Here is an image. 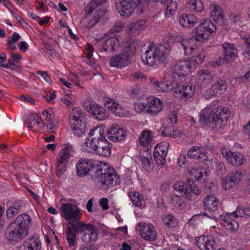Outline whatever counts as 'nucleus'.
I'll list each match as a JSON object with an SVG mask.
<instances>
[{
	"instance_id": "f257e3e1",
	"label": "nucleus",
	"mask_w": 250,
	"mask_h": 250,
	"mask_svg": "<svg viewBox=\"0 0 250 250\" xmlns=\"http://www.w3.org/2000/svg\"><path fill=\"white\" fill-rule=\"evenodd\" d=\"M190 67L191 63L188 61L180 62L170 67V76L173 79L172 94L175 98L187 99L194 93L195 85L186 78V73Z\"/></svg>"
},
{
	"instance_id": "f03ea898",
	"label": "nucleus",
	"mask_w": 250,
	"mask_h": 250,
	"mask_svg": "<svg viewBox=\"0 0 250 250\" xmlns=\"http://www.w3.org/2000/svg\"><path fill=\"white\" fill-rule=\"evenodd\" d=\"M32 225L31 216L27 213H21L7 226L5 237L12 244L19 243L29 235V229Z\"/></svg>"
},
{
	"instance_id": "7ed1b4c3",
	"label": "nucleus",
	"mask_w": 250,
	"mask_h": 250,
	"mask_svg": "<svg viewBox=\"0 0 250 250\" xmlns=\"http://www.w3.org/2000/svg\"><path fill=\"white\" fill-rule=\"evenodd\" d=\"M229 116V110L227 107L206 108L200 115L199 121L203 125L209 124L214 131H217L226 125Z\"/></svg>"
},
{
	"instance_id": "20e7f679",
	"label": "nucleus",
	"mask_w": 250,
	"mask_h": 250,
	"mask_svg": "<svg viewBox=\"0 0 250 250\" xmlns=\"http://www.w3.org/2000/svg\"><path fill=\"white\" fill-rule=\"evenodd\" d=\"M98 233L99 230L95 226L82 222L79 223L73 230L65 232V235L69 246L71 247L76 245L77 233L81 234L82 240L87 243L97 241Z\"/></svg>"
},
{
	"instance_id": "39448f33",
	"label": "nucleus",
	"mask_w": 250,
	"mask_h": 250,
	"mask_svg": "<svg viewBox=\"0 0 250 250\" xmlns=\"http://www.w3.org/2000/svg\"><path fill=\"white\" fill-rule=\"evenodd\" d=\"M95 169L94 173L92 175V180L94 182L107 187L111 186L114 183L115 185L120 183L119 176L114 168L109 167L107 165H98Z\"/></svg>"
},
{
	"instance_id": "423d86ee",
	"label": "nucleus",
	"mask_w": 250,
	"mask_h": 250,
	"mask_svg": "<svg viewBox=\"0 0 250 250\" xmlns=\"http://www.w3.org/2000/svg\"><path fill=\"white\" fill-rule=\"evenodd\" d=\"M167 56V50L164 45H157L151 42L141 57L144 62L153 66L156 60L162 64L166 63Z\"/></svg>"
},
{
	"instance_id": "0eeeda50",
	"label": "nucleus",
	"mask_w": 250,
	"mask_h": 250,
	"mask_svg": "<svg viewBox=\"0 0 250 250\" xmlns=\"http://www.w3.org/2000/svg\"><path fill=\"white\" fill-rule=\"evenodd\" d=\"M61 209L62 216L68 221L65 232L73 230L79 223L82 222L80 221L82 213L75 205L70 203L62 204Z\"/></svg>"
},
{
	"instance_id": "6e6552de",
	"label": "nucleus",
	"mask_w": 250,
	"mask_h": 250,
	"mask_svg": "<svg viewBox=\"0 0 250 250\" xmlns=\"http://www.w3.org/2000/svg\"><path fill=\"white\" fill-rule=\"evenodd\" d=\"M216 31V25L210 20L206 19L193 29L192 34L194 40L203 42L214 34Z\"/></svg>"
},
{
	"instance_id": "1a4fd4ad",
	"label": "nucleus",
	"mask_w": 250,
	"mask_h": 250,
	"mask_svg": "<svg viewBox=\"0 0 250 250\" xmlns=\"http://www.w3.org/2000/svg\"><path fill=\"white\" fill-rule=\"evenodd\" d=\"M98 166L94 161L89 159H80L76 165L77 175L79 177L88 175L92 180V175L94 173L95 167Z\"/></svg>"
},
{
	"instance_id": "9d476101",
	"label": "nucleus",
	"mask_w": 250,
	"mask_h": 250,
	"mask_svg": "<svg viewBox=\"0 0 250 250\" xmlns=\"http://www.w3.org/2000/svg\"><path fill=\"white\" fill-rule=\"evenodd\" d=\"M222 47L224 54L214 62L217 65H221L226 62L233 61L237 57V50L234 44L225 43L222 44Z\"/></svg>"
},
{
	"instance_id": "9b49d317",
	"label": "nucleus",
	"mask_w": 250,
	"mask_h": 250,
	"mask_svg": "<svg viewBox=\"0 0 250 250\" xmlns=\"http://www.w3.org/2000/svg\"><path fill=\"white\" fill-rule=\"evenodd\" d=\"M83 106L98 120H104L107 118L104 108L95 103L86 100L83 102Z\"/></svg>"
},
{
	"instance_id": "f8f14e48",
	"label": "nucleus",
	"mask_w": 250,
	"mask_h": 250,
	"mask_svg": "<svg viewBox=\"0 0 250 250\" xmlns=\"http://www.w3.org/2000/svg\"><path fill=\"white\" fill-rule=\"evenodd\" d=\"M120 14L126 18L130 17L134 9L141 3L145 4L144 0H119Z\"/></svg>"
},
{
	"instance_id": "ddd939ff",
	"label": "nucleus",
	"mask_w": 250,
	"mask_h": 250,
	"mask_svg": "<svg viewBox=\"0 0 250 250\" xmlns=\"http://www.w3.org/2000/svg\"><path fill=\"white\" fill-rule=\"evenodd\" d=\"M169 143L167 142L157 144L153 152V158L156 164L163 166L166 163V156L167 154Z\"/></svg>"
},
{
	"instance_id": "4468645a",
	"label": "nucleus",
	"mask_w": 250,
	"mask_h": 250,
	"mask_svg": "<svg viewBox=\"0 0 250 250\" xmlns=\"http://www.w3.org/2000/svg\"><path fill=\"white\" fill-rule=\"evenodd\" d=\"M88 147L92 149L94 153L108 157L111 155L112 145L105 139L95 144L88 145Z\"/></svg>"
},
{
	"instance_id": "2eb2a0df",
	"label": "nucleus",
	"mask_w": 250,
	"mask_h": 250,
	"mask_svg": "<svg viewBox=\"0 0 250 250\" xmlns=\"http://www.w3.org/2000/svg\"><path fill=\"white\" fill-rule=\"evenodd\" d=\"M136 229L145 240L153 241L156 239L157 233L153 226L150 224L140 223L137 226Z\"/></svg>"
},
{
	"instance_id": "dca6fc26",
	"label": "nucleus",
	"mask_w": 250,
	"mask_h": 250,
	"mask_svg": "<svg viewBox=\"0 0 250 250\" xmlns=\"http://www.w3.org/2000/svg\"><path fill=\"white\" fill-rule=\"evenodd\" d=\"M107 10L105 9H100L95 12L91 18L85 17L81 21V23L85 27L91 28L94 27L98 22H104L106 19V14Z\"/></svg>"
},
{
	"instance_id": "f3484780",
	"label": "nucleus",
	"mask_w": 250,
	"mask_h": 250,
	"mask_svg": "<svg viewBox=\"0 0 250 250\" xmlns=\"http://www.w3.org/2000/svg\"><path fill=\"white\" fill-rule=\"evenodd\" d=\"M95 45L101 52L112 53L119 45V41L116 37H111L104 42L99 39L96 40Z\"/></svg>"
},
{
	"instance_id": "a211bd4d",
	"label": "nucleus",
	"mask_w": 250,
	"mask_h": 250,
	"mask_svg": "<svg viewBox=\"0 0 250 250\" xmlns=\"http://www.w3.org/2000/svg\"><path fill=\"white\" fill-rule=\"evenodd\" d=\"M221 153L227 162L233 166H241L246 162V159L242 154L237 152H233L226 148L221 149Z\"/></svg>"
},
{
	"instance_id": "6ab92c4d",
	"label": "nucleus",
	"mask_w": 250,
	"mask_h": 250,
	"mask_svg": "<svg viewBox=\"0 0 250 250\" xmlns=\"http://www.w3.org/2000/svg\"><path fill=\"white\" fill-rule=\"evenodd\" d=\"M42 247L40 238L37 236H33L17 246V250H41Z\"/></svg>"
},
{
	"instance_id": "aec40b11",
	"label": "nucleus",
	"mask_w": 250,
	"mask_h": 250,
	"mask_svg": "<svg viewBox=\"0 0 250 250\" xmlns=\"http://www.w3.org/2000/svg\"><path fill=\"white\" fill-rule=\"evenodd\" d=\"M196 245L200 250H215L217 248L215 239L211 235L198 237L196 240Z\"/></svg>"
},
{
	"instance_id": "412c9836",
	"label": "nucleus",
	"mask_w": 250,
	"mask_h": 250,
	"mask_svg": "<svg viewBox=\"0 0 250 250\" xmlns=\"http://www.w3.org/2000/svg\"><path fill=\"white\" fill-rule=\"evenodd\" d=\"M88 135L91 139H86L85 144L87 146H88V145L95 144L97 142L105 139L104 128L102 126H97L91 129L89 132Z\"/></svg>"
},
{
	"instance_id": "4be33fe9",
	"label": "nucleus",
	"mask_w": 250,
	"mask_h": 250,
	"mask_svg": "<svg viewBox=\"0 0 250 250\" xmlns=\"http://www.w3.org/2000/svg\"><path fill=\"white\" fill-rule=\"evenodd\" d=\"M108 139L112 141L123 140L126 132L117 125H112L107 131Z\"/></svg>"
},
{
	"instance_id": "5701e85b",
	"label": "nucleus",
	"mask_w": 250,
	"mask_h": 250,
	"mask_svg": "<svg viewBox=\"0 0 250 250\" xmlns=\"http://www.w3.org/2000/svg\"><path fill=\"white\" fill-rule=\"evenodd\" d=\"M194 40L193 37L189 39H184L181 36L176 37L178 45L183 47L185 55H191L193 53L195 49V45H192Z\"/></svg>"
},
{
	"instance_id": "b1692460",
	"label": "nucleus",
	"mask_w": 250,
	"mask_h": 250,
	"mask_svg": "<svg viewBox=\"0 0 250 250\" xmlns=\"http://www.w3.org/2000/svg\"><path fill=\"white\" fill-rule=\"evenodd\" d=\"M214 80V77L208 69H202L198 71L196 81L201 87H205Z\"/></svg>"
},
{
	"instance_id": "393cba45",
	"label": "nucleus",
	"mask_w": 250,
	"mask_h": 250,
	"mask_svg": "<svg viewBox=\"0 0 250 250\" xmlns=\"http://www.w3.org/2000/svg\"><path fill=\"white\" fill-rule=\"evenodd\" d=\"M147 104L148 113L152 116L157 115L163 107V102L159 99L154 97L148 100Z\"/></svg>"
},
{
	"instance_id": "a878e982",
	"label": "nucleus",
	"mask_w": 250,
	"mask_h": 250,
	"mask_svg": "<svg viewBox=\"0 0 250 250\" xmlns=\"http://www.w3.org/2000/svg\"><path fill=\"white\" fill-rule=\"evenodd\" d=\"M129 56L124 53L115 55L110 60V64L111 66L121 68L128 65L130 63Z\"/></svg>"
},
{
	"instance_id": "bb28decb",
	"label": "nucleus",
	"mask_w": 250,
	"mask_h": 250,
	"mask_svg": "<svg viewBox=\"0 0 250 250\" xmlns=\"http://www.w3.org/2000/svg\"><path fill=\"white\" fill-rule=\"evenodd\" d=\"M204 207L206 210L216 213L217 212L219 200L214 196H207L204 200Z\"/></svg>"
},
{
	"instance_id": "cd10ccee",
	"label": "nucleus",
	"mask_w": 250,
	"mask_h": 250,
	"mask_svg": "<svg viewBox=\"0 0 250 250\" xmlns=\"http://www.w3.org/2000/svg\"><path fill=\"white\" fill-rule=\"evenodd\" d=\"M227 89L226 82L222 80H219L211 85V88L208 90V92H209L210 96H217L225 92Z\"/></svg>"
},
{
	"instance_id": "c85d7f7f",
	"label": "nucleus",
	"mask_w": 250,
	"mask_h": 250,
	"mask_svg": "<svg viewBox=\"0 0 250 250\" xmlns=\"http://www.w3.org/2000/svg\"><path fill=\"white\" fill-rule=\"evenodd\" d=\"M104 101L105 105L114 112L115 115L119 117H123L125 115V112L123 107L115 102L112 99L106 98Z\"/></svg>"
},
{
	"instance_id": "c756f323",
	"label": "nucleus",
	"mask_w": 250,
	"mask_h": 250,
	"mask_svg": "<svg viewBox=\"0 0 250 250\" xmlns=\"http://www.w3.org/2000/svg\"><path fill=\"white\" fill-rule=\"evenodd\" d=\"M150 83L154 89L159 92H167L172 89V83L169 81L159 82L154 78L150 79Z\"/></svg>"
},
{
	"instance_id": "7c9ffc66",
	"label": "nucleus",
	"mask_w": 250,
	"mask_h": 250,
	"mask_svg": "<svg viewBox=\"0 0 250 250\" xmlns=\"http://www.w3.org/2000/svg\"><path fill=\"white\" fill-rule=\"evenodd\" d=\"M198 21L197 17L193 14H183L179 18L180 24L185 27H193Z\"/></svg>"
},
{
	"instance_id": "2f4dec72",
	"label": "nucleus",
	"mask_w": 250,
	"mask_h": 250,
	"mask_svg": "<svg viewBox=\"0 0 250 250\" xmlns=\"http://www.w3.org/2000/svg\"><path fill=\"white\" fill-rule=\"evenodd\" d=\"M210 15L214 21L224 23L226 17L221 10L220 7L215 4L211 3L210 5Z\"/></svg>"
},
{
	"instance_id": "473e14b6",
	"label": "nucleus",
	"mask_w": 250,
	"mask_h": 250,
	"mask_svg": "<svg viewBox=\"0 0 250 250\" xmlns=\"http://www.w3.org/2000/svg\"><path fill=\"white\" fill-rule=\"evenodd\" d=\"M69 122L70 125H73L75 124L78 125L79 123H82L84 122L81 108L76 107L73 108L69 115Z\"/></svg>"
},
{
	"instance_id": "72a5a7b5",
	"label": "nucleus",
	"mask_w": 250,
	"mask_h": 250,
	"mask_svg": "<svg viewBox=\"0 0 250 250\" xmlns=\"http://www.w3.org/2000/svg\"><path fill=\"white\" fill-rule=\"evenodd\" d=\"M21 208L22 205L20 201H16L12 202L6 210V216L8 218H13L20 212Z\"/></svg>"
},
{
	"instance_id": "f704fd0d",
	"label": "nucleus",
	"mask_w": 250,
	"mask_h": 250,
	"mask_svg": "<svg viewBox=\"0 0 250 250\" xmlns=\"http://www.w3.org/2000/svg\"><path fill=\"white\" fill-rule=\"evenodd\" d=\"M70 152L71 148L69 146H66L62 148L58 155L57 158L58 163L67 164L69 161V158L71 156Z\"/></svg>"
},
{
	"instance_id": "c9c22d12",
	"label": "nucleus",
	"mask_w": 250,
	"mask_h": 250,
	"mask_svg": "<svg viewBox=\"0 0 250 250\" xmlns=\"http://www.w3.org/2000/svg\"><path fill=\"white\" fill-rule=\"evenodd\" d=\"M187 9L191 12H201L203 11V4L201 0H190L186 5Z\"/></svg>"
},
{
	"instance_id": "e433bc0d",
	"label": "nucleus",
	"mask_w": 250,
	"mask_h": 250,
	"mask_svg": "<svg viewBox=\"0 0 250 250\" xmlns=\"http://www.w3.org/2000/svg\"><path fill=\"white\" fill-rule=\"evenodd\" d=\"M128 195L131 199L133 204L136 207H140L142 205L144 197L142 194L139 192H129Z\"/></svg>"
},
{
	"instance_id": "4c0bfd02",
	"label": "nucleus",
	"mask_w": 250,
	"mask_h": 250,
	"mask_svg": "<svg viewBox=\"0 0 250 250\" xmlns=\"http://www.w3.org/2000/svg\"><path fill=\"white\" fill-rule=\"evenodd\" d=\"M70 127L74 134L79 137L84 135L86 133V127L84 122L79 123L78 125L75 124L73 125H70Z\"/></svg>"
},
{
	"instance_id": "58836bf2",
	"label": "nucleus",
	"mask_w": 250,
	"mask_h": 250,
	"mask_svg": "<svg viewBox=\"0 0 250 250\" xmlns=\"http://www.w3.org/2000/svg\"><path fill=\"white\" fill-rule=\"evenodd\" d=\"M170 200L172 205L178 207L180 209H182L186 207V202L180 196L176 194H172L170 196Z\"/></svg>"
},
{
	"instance_id": "ea45409f",
	"label": "nucleus",
	"mask_w": 250,
	"mask_h": 250,
	"mask_svg": "<svg viewBox=\"0 0 250 250\" xmlns=\"http://www.w3.org/2000/svg\"><path fill=\"white\" fill-rule=\"evenodd\" d=\"M151 132L149 130L143 131L139 138V142L143 146H146L152 140L151 135Z\"/></svg>"
},
{
	"instance_id": "a19ab883",
	"label": "nucleus",
	"mask_w": 250,
	"mask_h": 250,
	"mask_svg": "<svg viewBox=\"0 0 250 250\" xmlns=\"http://www.w3.org/2000/svg\"><path fill=\"white\" fill-rule=\"evenodd\" d=\"M38 116L37 114H30L28 116L26 121L24 122V125L29 128H32L36 124L39 125Z\"/></svg>"
},
{
	"instance_id": "79ce46f5",
	"label": "nucleus",
	"mask_w": 250,
	"mask_h": 250,
	"mask_svg": "<svg viewBox=\"0 0 250 250\" xmlns=\"http://www.w3.org/2000/svg\"><path fill=\"white\" fill-rule=\"evenodd\" d=\"M146 21L144 20H139L136 22L130 24L129 28V33L133 34L136 31H138L145 27Z\"/></svg>"
},
{
	"instance_id": "37998d69",
	"label": "nucleus",
	"mask_w": 250,
	"mask_h": 250,
	"mask_svg": "<svg viewBox=\"0 0 250 250\" xmlns=\"http://www.w3.org/2000/svg\"><path fill=\"white\" fill-rule=\"evenodd\" d=\"M142 165L144 168L148 172L151 171L153 168V163L151 155H148V157L143 155L141 157Z\"/></svg>"
},
{
	"instance_id": "c03bdc74",
	"label": "nucleus",
	"mask_w": 250,
	"mask_h": 250,
	"mask_svg": "<svg viewBox=\"0 0 250 250\" xmlns=\"http://www.w3.org/2000/svg\"><path fill=\"white\" fill-rule=\"evenodd\" d=\"M107 0H92L85 7V14H90L98 6L104 3Z\"/></svg>"
},
{
	"instance_id": "a18cd8bd",
	"label": "nucleus",
	"mask_w": 250,
	"mask_h": 250,
	"mask_svg": "<svg viewBox=\"0 0 250 250\" xmlns=\"http://www.w3.org/2000/svg\"><path fill=\"white\" fill-rule=\"evenodd\" d=\"M137 43L136 42L132 41L127 46L124 48V53L126 55L129 56V59H131L137 48Z\"/></svg>"
},
{
	"instance_id": "49530a36",
	"label": "nucleus",
	"mask_w": 250,
	"mask_h": 250,
	"mask_svg": "<svg viewBox=\"0 0 250 250\" xmlns=\"http://www.w3.org/2000/svg\"><path fill=\"white\" fill-rule=\"evenodd\" d=\"M137 43L136 42L132 41L127 46L124 48V53L126 55L129 56V59H131L137 48Z\"/></svg>"
},
{
	"instance_id": "de8ad7c7",
	"label": "nucleus",
	"mask_w": 250,
	"mask_h": 250,
	"mask_svg": "<svg viewBox=\"0 0 250 250\" xmlns=\"http://www.w3.org/2000/svg\"><path fill=\"white\" fill-rule=\"evenodd\" d=\"M166 5L165 15L167 18H168L175 12L177 6L176 2L171 0H168L166 3Z\"/></svg>"
},
{
	"instance_id": "09e8293b",
	"label": "nucleus",
	"mask_w": 250,
	"mask_h": 250,
	"mask_svg": "<svg viewBox=\"0 0 250 250\" xmlns=\"http://www.w3.org/2000/svg\"><path fill=\"white\" fill-rule=\"evenodd\" d=\"M234 184L237 185L242 179L243 174L241 171H232L227 175Z\"/></svg>"
},
{
	"instance_id": "8fccbe9b",
	"label": "nucleus",
	"mask_w": 250,
	"mask_h": 250,
	"mask_svg": "<svg viewBox=\"0 0 250 250\" xmlns=\"http://www.w3.org/2000/svg\"><path fill=\"white\" fill-rule=\"evenodd\" d=\"M224 221L225 222L224 226L227 229L233 231L238 229V223L235 220L227 218Z\"/></svg>"
},
{
	"instance_id": "3c124183",
	"label": "nucleus",
	"mask_w": 250,
	"mask_h": 250,
	"mask_svg": "<svg viewBox=\"0 0 250 250\" xmlns=\"http://www.w3.org/2000/svg\"><path fill=\"white\" fill-rule=\"evenodd\" d=\"M164 224L169 228H173L177 225L176 218L171 214H167L163 218Z\"/></svg>"
},
{
	"instance_id": "603ef678",
	"label": "nucleus",
	"mask_w": 250,
	"mask_h": 250,
	"mask_svg": "<svg viewBox=\"0 0 250 250\" xmlns=\"http://www.w3.org/2000/svg\"><path fill=\"white\" fill-rule=\"evenodd\" d=\"M206 173L205 170L201 167L193 168L190 171L191 175L197 180L202 179L203 174Z\"/></svg>"
},
{
	"instance_id": "864d4df0",
	"label": "nucleus",
	"mask_w": 250,
	"mask_h": 250,
	"mask_svg": "<svg viewBox=\"0 0 250 250\" xmlns=\"http://www.w3.org/2000/svg\"><path fill=\"white\" fill-rule=\"evenodd\" d=\"M200 154V149L197 146H193L187 152V156L189 158L198 159Z\"/></svg>"
},
{
	"instance_id": "5fc2aeb1",
	"label": "nucleus",
	"mask_w": 250,
	"mask_h": 250,
	"mask_svg": "<svg viewBox=\"0 0 250 250\" xmlns=\"http://www.w3.org/2000/svg\"><path fill=\"white\" fill-rule=\"evenodd\" d=\"M229 179L230 178L227 175L222 180V188L226 190H229L235 186L234 183L232 181H230Z\"/></svg>"
},
{
	"instance_id": "6e6d98bb",
	"label": "nucleus",
	"mask_w": 250,
	"mask_h": 250,
	"mask_svg": "<svg viewBox=\"0 0 250 250\" xmlns=\"http://www.w3.org/2000/svg\"><path fill=\"white\" fill-rule=\"evenodd\" d=\"M66 163L56 162V175L59 177H62L66 171Z\"/></svg>"
},
{
	"instance_id": "4d7b16f0",
	"label": "nucleus",
	"mask_w": 250,
	"mask_h": 250,
	"mask_svg": "<svg viewBox=\"0 0 250 250\" xmlns=\"http://www.w3.org/2000/svg\"><path fill=\"white\" fill-rule=\"evenodd\" d=\"M173 125H169L167 126H162L160 129L161 135L163 136L169 137L171 136V132L172 131Z\"/></svg>"
},
{
	"instance_id": "13d9d810",
	"label": "nucleus",
	"mask_w": 250,
	"mask_h": 250,
	"mask_svg": "<svg viewBox=\"0 0 250 250\" xmlns=\"http://www.w3.org/2000/svg\"><path fill=\"white\" fill-rule=\"evenodd\" d=\"M186 187V183L182 181L176 182L173 186V188L175 190L180 192H184L186 189L188 188Z\"/></svg>"
},
{
	"instance_id": "bf43d9fd",
	"label": "nucleus",
	"mask_w": 250,
	"mask_h": 250,
	"mask_svg": "<svg viewBox=\"0 0 250 250\" xmlns=\"http://www.w3.org/2000/svg\"><path fill=\"white\" fill-rule=\"evenodd\" d=\"M205 57L206 53L205 51H202L198 53L197 55L192 56V61H194L196 63L199 64L203 62Z\"/></svg>"
},
{
	"instance_id": "052dcab7",
	"label": "nucleus",
	"mask_w": 250,
	"mask_h": 250,
	"mask_svg": "<svg viewBox=\"0 0 250 250\" xmlns=\"http://www.w3.org/2000/svg\"><path fill=\"white\" fill-rule=\"evenodd\" d=\"M49 122V123L46 124L47 130L49 132L53 133L54 130L58 127V122L56 120Z\"/></svg>"
},
{
	"instance_id": "680f3d73",
	"label": "nucleus",
	"mask_w": 250,
	"mask_h": 250,
	"mask_svg": "<svg viewBox=\"0 0 250 250\" xmlns=\"http://www.w3.org/2000/svg\"><path fill=\"white\" fill-rule=\"evenodd\" d=\"M147 104L139 103L135 104L134 108L137 112L141 113L142 111H146L148 113Z\"/></svg>"
},
{
	"instance_id": "e2e57ef3",
	"label": "nucleus",
	"mask_w": 250,
	"mask_h": 250,
	"mask_svg": "<svg viewBox=\"0 0 250 250\" xmlns=\"http://www.w3.org/2000/svg\"><path fill=\"white\" fill-rule=\"evenodd\" d=\"M42 114L43 116H45L46 120L47 121H51V120H54L55 115L52 109L43 110L42 111Z\"/></svg>"
},
{
	"instance_id": "0e129e2a",
	"label": "nucleus",
	"mask_w": 250,
	"mask_h": 250,
	"mask_svg": "<svg viewBox=\"0 0 250 250\" xmlns=\"http://www.w3.org/2000/svg\"><path fill=\"white\" fill-rule=\"evenodd\" d=\"M37 73L39 75H41L46 82L48 83L49 84L50 83H52V81L47 71H43L39 70L37 72Z\"/></svg>"
},
{
	"instance_id": "69168bd1",
	"label": "nucleus",
	"mask_w": 250,
	"mask_h": 250,
	"mask_svg": "<svg viewBox=\"0 0 250 250\" xmlns=\"http://www.w3.org/2000/svg\"><path fill=\"white\" fill-rule=\"evenodd\" d=\"M229 19L232 22L236 23L241 20L240 15L238 13H231L229 17Z\"/></svg>"
},
{
	"instance_id": "338daca9",
	"label": "nucleus",
	"mask_w": 250,
	"mask_h": 250,
	"mask_svg": "<svg viewBox=\"0 0 250 250\" xmlns=\"http://www.w3.org/2000/svg\"><path fill=\"white\" fill-rule=\"evenodd\" d=\"M167 118L172 124H176L177 122V113L175 110H172L167 116Z\"/></svg>"
},
{
	"instance_id": "774afa93",
	"label": "nucleus",
	"mask_w": 250,
	"mask_h": 250,
	"mask_svg": "<svg viewBox=\"0 0 250 250\" xmlns=\"http://www.w3.org/2000/svg\"><path fill=\"white\" fill-rule=\"evenodd\" d=\"M250 77V72H248L245 75L237 77L235 79V81L236 83H242L246 82L248 79V78Z\"/></svg>"
}]
</instances>
